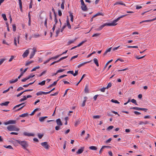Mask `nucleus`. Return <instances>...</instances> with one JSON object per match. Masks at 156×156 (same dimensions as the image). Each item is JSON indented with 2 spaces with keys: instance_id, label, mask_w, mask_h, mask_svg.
<instances>
[{
  "instance_id": "f257e3e1",
  "label": "nucleus",
  "mask_w": 156,
  "mask_h": 156,
  "mask_svg": "<svg viewBox=\"0 0 156 156\" xmlns=\"http://www.w3.org/2000/svg\"><path fill=\"white\" fill-rule=\"evenodd\" d=\"M18 143L20 144L23 148L26 149V148L28 146V144L27 142L25 140L20 141L18 140H16L15 143Z\"/></svg>"
},
{
  "instance_id": "f03ea898",
  "label": "nucleus",
  "mask_w": 156,
  "mask_h": 156,
  "mask_svg": "<svg viewBox=\"0 0 156 156\" xmlns=\"http://www.w3.org/2000/svg\"><path fill=\"white\" fill-rule=\"evenodd\" d=\"M7 129L8 130L10 131H18L20 129L19 128L16 127L15 125L9 126L7 127Z\"/></svg>"
},
{
  "instance_id": "7ed1b4c3",
  "label": "nucleus",
  "mask_w": 156,
  "mask_h": 156,
  "mask_svg": "<svg viewBox=\"0 0 156 156\" xmlns=\"http://www.w3.org/2000/svg\"><path fill=\"white\" fill-rule=\"evenodd\" d=\"M114 24H113L112 22L110 23H106L105 24L101 25V26L99 27L97 29V30H101L105 26H114Z\"/></svg>"
},
{
  "instance_id": "20e7f679",
  "label": "nucleus",
  "mask_w": 156,
  "mask_h": 156,
  "mask_svg": "<svg viewBox=\"0 0 156 156\" xmlns=\"http://www.w3.org/2000/svg\"><path fill=\"white\" fill-rule=\"evenodd\" d=\"M127 14H125V15H122L121 16H120V17H118L117 19H116V20H114L112 22V23H113V24H114V26H115L116 25L117 23H116L119 21V20L121 18L123 17H124L125 16H127Z\"/></svg>"
},
{
  "instance_id": "39448f33",
  "label": "nucleus",
  "mask_w": 156,
  "mask_h": 156,
  "mask_svg": "<svg viewBox=\"0 0 156 156\" xmlns=\"http://www.w3.org/2000/svg\"><path fill=\"white\" fill-rule=\"evenodd\" d=\"M16 123V121L15 120H10L8 121L5 122L4 124L5 125L9 124H15Z\"/></svg>"
},
{
  "instance_id": "423d86ee",
  "label": "nucleus",
  "mask_w": 156,
  "mask_h": 156,
  "mask_svg": "<svg viewBox=\"0 0 156 156\" xmlns=\"http://www.w3.org/2000/svg\"><path fill=\"white\" fill-rule=\"evenodd\" d=\"M41 145L46 149H48L50 147V146L48 144V143L47 142L41 143Z\"/></svg>"
},
{
  "instance_id": "0eeeda50",
  "label": "nucleus",
  "mask_w": 156,
  "mask_h": 156,
  "mask_svg": "<svg viewBox=\"0 0 156 156\" xmlns=\"http://www.w3.org/2000/svg\"><path fill=\"white\" fill-rule=\"evenodd\" d=\"M32 50H33V51L32 52L30 53V58H33V57L34 56V55L35 54V52L37 51L36 49L35 48H34L32 49Z\"/></svg>"
},
{
  "instance_id": "6e6552de",
  "label": "nucleus",
  "mask_w": 156,
  "mask_h": 156,
  "mask_svg": "<svg viewBox=\"0 0 156 156\" xmlns=\"http://www.w3.org/2000/svg\"><path fill=\"white\" fill-rule=\"evenodd\" d=\"M25 106V103H22V104H19V105H16L15 106H14V108H13V109H15L16 108L19 107L20 106H21L20 108H21V109H22Z\"/></svg>"
},
{
  "instance_id": "1a4fd4ad",
  "label": "nucleus",
  "mask_w": 156,
  "mask_h": 156,
  "mask_svg": "<svg viewBox=\"0 0 156 156\" xmlns=\"http://www.w3.org/2000/svg\"><path fill=\"white\" fill-rule=\"evenodd\" d=\"M23 135L25 136H34V133H27V132H24L23 133Z\"/></svg>"
},
{
  "instance_id": "9d476101",
  "label": "nucleus",
  "mask_w": 156,
  "mask_h": 156,
  "mask_svg": "<svg viewBox=\"0 0 156 156\" xmlns=\"http://www.w3.org/2000/svg\"><path fill=\"white\" fill-rule=\"evenodd\" d=\"M29 52V51L28 49L26 50L22 55L23 57V58H25L27 57L28 55Z\"/></svg>"
},
{
  "instance_id": "9b49d317",
  "label": "nucleus",
  "mask_w": 156,
  "mask_h": 156,
  "mask_svg": "<svg viewBox=\"0 0 156 156\" xmlns=\"http://www.w3.org/2000/svg\"><path fill=\"white\" fill-rule=\"evenodd\" d=\"M19 38H20V36H19L17 38H16V37H15L14 38V44L16 46L17 45V44L16 43L17 41V42L18 44L19 43Z\"/></svg>"
},
{
  "instance_id": "f8f14e48",
  "label": "nucleus",
  "mask_w": 156,
  "mask_h": 156,
  "mask_svg": "<svg viewBox=\"0 0 156 156\" xmlns=\"http://www.w3.org/2000/svg\"><path fill=\"white\" fill-rule=\"evenodd\" d=\"M56 122L57 125L58 126H61L62 125V123L60 119H58L56 120Z\"/></svg>"
},
{
  "instance_id": "ddd939ff",
  "label": "nucleus",
  "mask_w": 156,
  "mask_h": 156,
  "mask_svg": "<svg viewBox=\"0 0 156 156\" xmlns=\"http://www.w3.org/2000/svg\"><path fill=\"white\" fill-rule=\"evenodd\" d=\"M81 8L84 11H86L87 10V6L85 4H84V5H82L81 7Z\"/></svg>"
},
{
  "instance_id": "4468645a",
  "label": "nucleus",
  "mask_w": 156,
  "mask_h": 156,
  "mask_svg": "<svg viewBox=\"0 0 156 156\" xmlns=\"http://www.w3.org/2000/svg\"><path fill=\"white\" fill-rule=\"evenodd\" d=\"M84 147H82L80 149H79L76 152L77 154H80L82 153L83 151Z\"/></svg>"
},
{
  "instance_id": "2eb2a0df",
  "label": "nucleus",
  "mask_w": 156,
  "mask_h": 156,
  "mask_svg": "<svg viewBox=\"0 0 156 156\" xmlns=\"http://www.w3.org/2000/svg\"><path fill=\"white\" fill-rule=\"evenodd\" d=\"M91 61H88V62H83V63H80L77 66V67L78 68H80V67H81V66H83L85 64H86V63H89Z\"/></svg>"
},
{
  "instance_id": "dca6fc26",
  "label": "nucleus",
  "mask_w": 156,
  "mask_h": 156,
  "mask_svg": "<svg viewBox=\"0 0 156 156\" xmlns=\"http://www.w3.org/2000/svg\"><path fill=\"white\" fill-rule=\"evenodd\" d=\"M47 118V116L41 117L39 118V120L40 122H43L45 119Z\"/></svg>"
},
{
  "instance_id": "f3484780",
  "label": "nucleus",
  "mask_w": 156,
  "mask_h": 156,
  "mask_svg": "<svg viewBox=\"0 0 156 156\" xmlns=\"http://www.w3.org/2000/svg\"><path fill=\"white\" fill-rule=\"evenodd\" d=\"M59 79H58L56 81H55L54 82V83L52 84H51L49 85L48 87L47 88H49L50 87H52L53 86H54L56 85V84L57 83V82L58 81Z\"/></svg>"
},
{
  "instance_id": "a211bd4d",
  "label": "nucleus",
  "mask_w": 156,
  "mask_h": 156,
  "mask_svg": "<svg viewBox=\"0 0 156 156\" xmlns=\"http://www.w3.org/2000/svg\"><path fill=\"white\" fill-rule=\"evenodd\" d=\"M18 80V79H16L15 80H14L13 79H12V80H10L9 81V82L10 83H14L16 82H17Z\"/></svg>"
},
{
  "instance_id": "6ab92c4d",
  "label": "nucleus",
  "mask_w": 156,
  "mask_h": 156,
  "mask_svg": "<svg viewBox=\"0 0 156 156\" xmlns=\"http://www.w3.org/2000/svg\"><path fill=\"white\" fill-rule=\"evenodd\" d=\"M9 101H6L5 102H3L0 104V105L2 106H7L9 104Z\"/></svg>"
},
{
  "instance_id": "aec40b11",
  "label": "nucleus",
  "mask_w": 156,
  "mask_h": 156,
  "mask_svg": "<svg viewBox=\"0 0 156 156\" xmlns=\"http://www.w3.org/2000/svg\"><path fill=\"white\" fill-rule=\"evenodd\" d=\"M66 23H67V24H66V26H67L68 27V28L69 29H71V26L70 24L68 19L66 20Z\"/></svg>"
},
{
  "instance_id": "412c9836",
  "label": "nucleus",
  "mask_w": 156,
  "mask_h": 156,
  "mask_svg": "<svg viewBox=\"0 0 156 156\" xmlns=\"http://www.w3.org/2000/svg\"><path fill=\"white\" fill-rule=\"evenodd\" d=\"M121 5L126 6L125 4L123 3V2L121 1L119 2H116L115 4H114V5Z\"/></svg>"
},
{
  "instance_id": "4be33fe9",
  "label": "nucleus",
  "mask_w": 156,
  "mask_h": 156,
  "mask_svg": "<svg viewBox=\"0 0 156 156\" xmlns=\"http://www.w3.org/2000/svg\"><path fill=\"white\" fill-rule=\"evenodd\" d=\"M93 60L94 61V63L96 65V66L98 67L99 66V65L98 63V61L97 59L94 58L93 59Z\"/></svg>"
},
{
  "instance_id": "5701e85b",
  "label": "nucleus",
  "mask_w": 156,
  "mask_h": 156,
  "mask_svg": "<svg viewBox=\"0 0 156 156\" xmlns=\"http://www.w3.org/2000/svg\"><path fill=\"white\" fill-rule=\"evenodd\" d=\"M84 90L85 93H88L89 92L88 85H86L84 89Z\"/></svg>"
},
{
  "instance_id": "b1692460",
  "label": "nucleus",
  "mask_w": 156,
  "mask_h": 156,
  "mask_svg": "<svg viewBox=\"0 0 156 156\" xmlns=\"http://www.w3.org/2000/svg\"><path fill=\"white\" fill-rule=\"evenodd\" d=\"M109 147V146H102L101 147V148L100 149V150L99 151V154H101L102 153V151H103V149L104 148H106V147L108 148V147Z\"/></svg>"
},
{
  "instance_id": "393cba45",
  "label": "nucleus",
  "mask_w": 156,
  "mask_h": 156,
  "mask_svg": "<svg viewBox=\"0 0 156 156\" xmlns=\"http://www.w3.org/2000/svg\"><path fill=\"white\" fill-rule=\"evenodd\" d=\"M111 49H112V48H108V49H107L105 51L103 55H106L108 52L110 51L111 50Z\"/></svg>"
},
{
  "instance_id": "a878e982",
  "label": "nucleus",
  "mask_w": 156,
  "mask_h": 156,
  "mask_svg": "<svg viewBox=\"0 0 156 156\" xmlns=\"http://www.w3.org/2000/svg\"><path fill=\"white\" fill-rule=\"evenodd\" d=\"M103 16V15L102 13L98 12L96 14L94 15L93 18L97 16Z\"/></svg>"
},
{
  "instance_id": "bb28decb",
  "label": "nucleus",
  "mask_w": 156,
  "mask_h": 156,
  "mask_svg": "<svg viewBox=\"0 0 156 156\" xmlns=\"http://www.w3.org/2000/svg\"><path fill=\"white\" fill-rule=\"evenodd\" d=\"M112 61V59H111L108 62L105 64V66L104 67L103 69L105 70L106 68L107 67V66L108 65V64L110 62H111Z\"/></svg>"
},
{
  "instance_id": "cd10ccee",
  "label": "nucleus",
  "mask_w": 156,
  "mask_h": 156,
  "mask_svg": "<svg viewBox=\"0 0 156 156\" xmlns=\"http://www.w3.org/2000/svg\"><path fill=\"white\" fill-rule=\"evenodd\" d=\"M89 149L91 150H96L97 149V148L96 147L94 146H91L89 147Z\"/></svg>"
},
{
  "instance_id": "c85d7f7f",
  "label": "nucleus",
  "mask_w": 156,
  "mask_h": 156,
  "mask_svg": "<svg viewBox=\"0 0 156 156\" xmlns=\"http://www.w3.org/2000/svg\"><path fill=\"white\" fill-rule=\"evenodd\" d=\"M86 74H84L82 76V77L81 78L80 80L76 84V86H77L80 83V82L82 81V80L84 78V77L85 76Z\"/></svg>"
},
{
  "instance_id": "c756f323",
  "label": "nucleus",
  "mask_w": 156,
  "mask_h": 156,
  "mask_svg": "<svg viewBox=\"0 0 156 156\" xmlns=\"http://www.w3.org/2000/svg\"><path fill=\"white\" fill-rule=\"evenodd\" d=\"M28 114L27 113H25L23 114L19 115V116L21 117H27L28 116Z\"/></svg>"
},
{
  "instance_id": "7c9ffc66",
  "label": "nucleus",
  "mask_w": 156,
  "mask_h": 156,
  "mask_svg": "<svg viewBox=\"0 0 156 156\" xmlns=\"http://www.w3.org/2000/svg\"><path fill=\"white\" fill-rule=\"evenodd\" d=\"M70 13V20L71 21L73 22V13L71 12H69Z\"/></svg>"
},
{
  "instance_id": "2f4dec72",
  "label": "nucleus",
  "mask_w": 156,
  "mask_h": 156,
  "mask_svg": "<svg viewBox=\"0 0 156 156\" xmlns=\"http://www.w3.org/2000/svg\"><path fill=\"white\" fill-rule=\"evenodd\" d=\"M62 1V2L61 5V8L63 9H64V4L65 2V1L64 0H63Z\"/></svg>"
},
{
  "instance_id": "473e14b6",
  "label": "nucleus",
  "mask_w": 156,
  "mask_h": 156,
  "mask_svg": "<svg viewBox=\"0 0 156 156\" xmlns=\"http://www.w3.org/2000/svg\"><path fill=\"white\" fill-rule=\"evenodd\" d=\"M76 40V39H75L73 40H71L69 41L68 42V45H69L73 43Z\"/></svg>"
},
{
  "instance_id": "72a5a7b5",
  "label": "nucleus",
  "mask_w": 156,
  "mask_h": 156,
  "mask_svg": "<svg viewBox=\"0 0 156 156\" xmlns=\"http://www.w3.org/2000/svg\"><path fill=\"white\" fill-rule=\"evenodd\" d=\"M45 80H43L41 82H39L38 83V85L41 86H43L45 84Z\"/></svg>"
},
{
  "instance_id": "f704fd0d",
  "label": "nucleus",
  "mask_w": 156,
  "mask_h": 156,
  "mask_svg": "<svg viewBox=\"0 0 156 156\" xmlns=\"http://www.w3.org/2000/svg\"><path fill=\"white\" fill-rule=\"evenodd\" d=\"M4 147L6 148H8L9 149H13V147L11 145H8V146H6L5 145H4Z\"/></svg>"
},
{
  "instance_id": "c9c22d12",
  "label": "nucleus",
  "mask_w": 156,
  "mask_h": 156,
  "mask_svg": "<svg viewBox=\"0 0 156 156\" xmlns=\"http://www.w3.org/2000/svg\"><path fill=\"white\" fill-rule=\"evenodd\" d=\"M111 101L113 103H114L116 104H119V102L117 100H114L113 99H112L111 100Z\"/></svg>"
},
{
  "instance_id": "e433bc0d",
  "label": "nucleus",
  "mask_w": 156,
  "mask_h": 156,
  "mask_svg": "<svg viewBox=\"0 0 156 156\" xmlns=\"http://www.w3.org/2000/svg\"><path fill=\"white\" fill-rule=\"evenodd\" d=\"M27 99V98H26V96H24L23 97V98H21V99L20 100V102H21L24 101H25V100H26Z\"/></svg>"
},
{
  "instance_id": "4c0bfd02",
  "label": "nucleus",
  "mask_w": 156,
  "mask_h": 156,
  "mask_svg": "<svg viewBox=\"0 0 156 156\" xmlns=\"http://www.w3.org/2000/svg\"><path fill=\"white\" fill-rule=\"evenodd\" d=\"M86 41H87L86 40L82 41L79 44L77 45V46H78V47H80V46L82 45L83 43H84Z\"/></svg>"
},
{
  "instance_id": "58836bf2",
  "label": "nucleus",
  "mask_w": 156,
  "mask_h": 156,
  "mask_svg": "<svg viewBox=\"0 0 156 156\" xmlns=\"http://www.w3.org/2000/svg\"><path fill=\"white\" fill-rule=\"evenodd\" d=\"M131 101L132 103L135 104V105H137L136 101L135 99H133L131 100Z\"/></svg>"
},
{
  "instance_id": "ea45409f",
  "label": "nucleus",
  "mask_w": 156,
  "mask_h": 156,
  "mask_svg": "<svg viewBox=\"0 0 156 156\" xmlns=\"http://www.w3.org/2000/svg\"><path fill=\"white\" fill-rule=\"evenodd\" d=\"M2 16L5 20L6 21L7 20V19L6 18V16L5 14H2Z\"/></svg>"
},
{
  "instance_id": "a19ab883",
  "label": "nucleus",
  "mask_w": 156,
  "mask_h": 156,
  "mask_svg": "<svg viewBox=\"0 0 156 156\" xmlns=\"http://www.w3.org/2000/svg\"><path fill=\"white\" fill-rule=\"evenodd\" d=\"M40 67L39 66H36L34 68L31 70V72H33L34 71H35L37 69H38L40 68Z\"/></svg>"
},
{
  "instance_id": "79ce46f5",
  "label": "nucleus",
  "mask_w": 156,
  "mask_h": 156,
  "mask_svg": "<svg viewBox=\"0 0 156 156\" xmlns=\"http://www.w3.org/2000/svg\"><path fill=\"white\" fill-rule=\"evenodd\" d=\"M61 56V55H58L56 56H55L51 57V58H51V59H55L58 58L59 57Z\"/></svg>"
},
{
  "instance_id": "37998d69",
  "label": "nucleus",
  "mask_w": 156,
  "mask_h": 156,
  "mask_svg": "<svg viewBox=\"0 0 156 156\" xmlns=\"http://www.w3.org/2000/svg\"><path fill=\"white\" fill-rule=\"evenodd\" d=\"M131 109H135L137 110H140V108L137 107H133L131 108Z\"/></svg>"
},
{
  "instance_id": "c03bdc74",
  "label": "nucleus",
  "mask_w": 156,
  "mask_h": 156,
  "mask_svg": "<svg viewBox=\"0 0 156 156\" xmlns=\"http://www.w3.org/2000/svg\"><path fill=\"white\" fill-rule=\"evenodd\" d=\"M148 123H149L148 122H147V121H145L144 122L142 121V122H140V125H142L143 124H146Z\"/></svg>"
},
{
  "instance_id": "a18cd8bd",
  "label": "nucleus",
  "mask_w": 156,
  "mask_h": 156,
  "mask_svg": "<svg viewBox=\"0 0 156 156\" xmlns=\"http://www.w3.org/2000/svg\"><path fill=\"white\" fill-rule=\"evenodd\" d=\"M12 27L13 28V30L14 31H15L16 29V26L15 24H13L12 25Z\"/></svg>"
},
{
  "instance_id": "49530a36",
  "label": "nucleus",
  "mask_w": 156,
  "mask_h": 156,
  "mask_svg": "<svg viewBox=\"0 0 156 156\" xmlns=\"http://www.w3.org/2000/svg\"><path fill=\"white\" fill-rule=\"evenodd\" d=\"M68 56H66L60 58L58 60V62H59L61 60L66 58Z\"/></svg>"
},
{
  "instance_id": "de8ad7c7",
  "label": "nucleus",
  "mask_w": 156,
  "mask_h": 156,
  "mask_svg": "<svg viewBox=\"0 0 156 156\" xmlns=\"http://www.w3.org/2000/svg\"><path fill=\"white\" fill-rule=\"evenodd\" d=\"M65 70V69H64L60 70H58L56 72V74H57L58 73L63 72Z\"/></svg>"
},
{
  "instance_id": "09e8293b",
  "label": "nucleus",
  "mask_w": 156,
  "mask_h": 156,
  "mask_svg": "<svg viewBox=\"0 0 156 156\" xmlns=\"http://www.w3.org/2000/svg\"><path fill=\"white\" fill-rule=\"evenodd\" d=\"M46 72H47V70H45V71H44L42 73H41L40 75H39L38 76H39V77L45 74Z\"/></svg>"
},
{
  "instance_id": "8fccbe9b",
  "label": "nucleus",
  "mask_w": 156,
  "mask_h": 156,
  "mask_svg": "<svg viewBox=\"0 0 156 156\" xmlns=\"http://www.w3.org/2000/svg\"><path fill=\"white\" fill-rule=\"evenodd\" d=\"M112 86V83H109L107 85V86L106 87V89H108V88L111 87Z\"/></svg>"
},
{
  "instance_id": "3c124183",
  "label": "nucleus",
  "mask_w": 156,
  "mask_h": 156,
  "mask_svg": "<svg viewBox=\"0 0 156 156\" xmlns=\"http://www.w3.org/2000/svg\"><path fill=\"white\" fill-rule=\"evenodd\" d=\"M100 35V34H99V33L95 34H94L92 36V37H97L98 36Z\"/></svg>"
},
{
  "instance_id": "603ef678",
  "label": "nucleus",
  "mask_w": 156,
  "mask_h": 156,
  "mask_svg": "<svg viewBox=\"0 0 156 156\" xmlns=\"http://www.w3.org/2000/svg\"><path fill=\"white\" fill-rule=\"evenodd\" d=\"M145 56L144 55V56H143L140 57L139 56H136V58H137V59H141V58H144L145 57Z\"/></svg>"
},
{
  "instance_id": "864d4df0",
  "label": "nucleus",
  "mask_w": 156,
  "mask_h": 156,
  "mask_svg": "<svg viewBox=\"0 0 156 156\" xmlns=\"http://www.w3.org/2000/svg\"><path fill=\"white\" fill-rule=\"evenodd\" d=\"M100 116L98 115H94L93 116V118L94 119H99Z\"/></svg>"
},
{
  "instance_id": "5fc2aeb1",
  "label": "nucleus",
  "mask_w": 156,
  "mask_h": 156,
  "mask_svg": "<svg viewBox=\"0 0 156 156\" xmlns=\"http://www.w3.org/2000/svg\"><path fill=\"white\" fill-rule=\"evenodd\" d=\"M42 91H40L39 92H38L36 93V95L37 96L41 95L42 94H43V93H42Z\"/></svg>"
},
{
  "instance_id": "6e6d98bb",
  "label": "nucleus",
  "mask_w": 156,
  "mask_h": 156,
  "mask_svg": "<svg viewBox=\"0 0 156 156\" xmlns=\"http://www.w3.org/2000/svg\"><path fill=\"white\" fill-rule=\"evenodd\" d=\"M5 60V59H2L0 60V66L4 62Z\"/></svg>"
},
{
  "instance_id": "4d7b16f0",
  "label": "nucleus",
  "mask_w": 156,
  "mask_h": 156,
  "mask_svg": "<svg viewBox=\"0 0 156 156\" xmlns=\"http://www.w3.org/2000/svg\"><path fill=\"white\" fill-rule=\"evenodd\" d=\"M78 70H76L75 71V73H73V76H75L77 75L78 74Z\"/></svg>"
},
{
  "instance_id": "13d9d810",
  "label": "nucleus",
  "mask_w": 156,
  "mask_h": 156,
  "mask_svg": "<svg viewBox=\"0 0 156 156\" xmlns=\"http://www.w3.org/2000/svg\"><path fill=\"white\" fill-rule=\"evenodd\" d=\"M142 8V7L140 6H139V5H137L136 6V9H141Z\"/></svg>"
},
{
  "instance_id": "bf43d9fd",
  "label": "nucleus",
  "mask_w": 156,
  "mask_h": 156,
  "mask_svg": "<svg viewBox=\"0 0 156 156\" xmlns=\"http://www.w3.org/2000/svg\"><path fill=\"white\" fill-rule=\"evenodd\" d=\"M113 128V126H109L108 128L107 129L108 130H111Z\"/></svg>"
},
{
  "instance_id": "052dcab7",
  "label": "nucleus",
  "mask_w": 156,
  "mask_h": 156,
  "mask_svg": "<svg viewBox=\"0 0 156 156\" xmlns=\"http://www.w3.org/2000/svg\"><path fill=\"white\" fill-rule=\"evenodd\" d=\"M112 140V139L111 138H110L108 139L105 142L106 143H110L111 142V141Z\"/></svg>"
},
{
  "instance_id": "680f3d73",
  "label": "nucleus",
  "mask_w": 156,
  "mask_h": 156,
  "mask_svg": "<svg viewBox=\"0 0 156 156\" xmlns=\"http://www.w3.org/2000/svg\"><path fill=\"white\" fill-rule=\"evenodd\" d=\"M55 25L56 24V23H57L58 22V20L56 18V15H55Z\"/></svg>"
},
{
  "instance_id": "e2e57ef3",
  "label": "nucleus",
  "mask_w": 156,
  "mask_h": 156,
  "mask_svg": "<svg viewBox=\"0 0 156 156\" xmlns=\"http://www.w3.org/2000/svg\"><path fill=\"white\" fill-rule=\"evenodd\" d=\"M23 89V87H20L17 88V91H19Z\"/></svg>"
},
{
  "instance_id": "0e129e2a",
  "label": "nucleus",
  "mask_w": 156,
  "mask_h": 156,
  "mask_svg": "<svg viewBox=\"0 0 156 156\" xmlns=\"http://www.w3.org/2000/svg\"><path fill=\"white\" fill-rule=\"evenodd\" d=\"M86 100H85L83 102V103H82V107H84L85 105V103H86Z\"/></svg>"
},
{
  "instance_id": "69168bd1",
  "label": "nucleus",
  "mask_w": 156,
  "mask_h": 156,
  "mask_svg": "<svg viewBox=\"0 0 156 156\" xmlns=\"http://www.w3.org/2000/svg\"><path fill=\"white\" fill-rule=\"evenodd\" d=\"M43 135L41 134H38V137L39 139H41L43 137Z\"/></svg>"
},
{
  "instance_id": "338daca9",
  "label": "nucleus",
  "mask_w": 156,
  "mask_h": 156,
  "mask_svg": "<svg viewBox=\"0 0 156 156\" xmlns=\"http://www.w3.org/2000/svg\"><path fill=\"white\" fill-rule=\"evenodd\" d=\"M40 36V35L38 34H36L34 35V37L35 38H37Z\"/></svg>"
},
{
  "instance_id": "774afa93",
  "label": "nucleus",
  "mask_w": 156,
  "mask_h": 156,
  "mask_svg": "<svg viewBox=\"0 0 156 156\" xmlns=\"http://www.w3.org/2000/svg\"><path fill=\"white\" fill-rule=\"evenodd\" d=\"M19 6L20 7H21V6H22L21 0H19Z\"/></svg>"
}]
</instances>
